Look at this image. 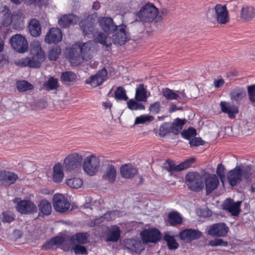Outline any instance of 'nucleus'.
<instances>
[{
	"instance_id": "1",
	"label": "nucleus",
	"mask_w": 255,
	"mask_h": 255,
	"mask_svg": "<svg viewBox=\"0 0 255 255\" xmlns=\"http://www.w3.org/2000/svg\"><path fill=\"white\" fill-rule=\"evenodd\" d=\"M101 28L107 34H114L112 36L114 44L123 45L129 39V32L127 26L122 24L117 25L113 19L109 17H100L98 20Z\"/></svg>"
},
{
	"instance_id": "2",
	"label": "nucleus",
	"mask_w": 255,
	"mask_h": 255,
	"mask_svg": "<svg viewBox=\"0 0 255 255\" xmlns=\"http://www.w3.org/2000/svg\"><path fill=\"white\" fill-rule=\"evenodd\" d=\"M94 42L92 40L87 42H75L71 47L68 57L73 65H77L83 60L88 61L91 58Z\"/></svg>"
},
{
	"instance_id": "3",
	"label": "nucleus",
	"mask_w": 255,
	"mask_h": 255,
	"mask_svg": "<svg viewBox=\"0 0 255 255\" xmlns=\"http://www.w3.org/2000/svg\"><path fill=\"white\" fill-rule=\"evenodd\" d=\"M30 54V57L22 58L16 62V64L21 67H40L45 59V54L38 41H34L31 43Z\"/></svg>"
},
{
	"instance_id": "4",
	"label": "nucleus",
	"mask_w": 255,
	"mask_h": 255,
	"mask_svg": "<svg viewBox=\"0 0 255 255\" xmlns=\"http://www.w3.org/2000/svg\"><path fill=\"white\" fill-rule=\"evenodd\" d=\"M158 13L157 8L152 3L147 2L142 6L136 14L138 20L143 22L153 21Z\"/></svg>"
},
{
	"instance_id": "5",
	"label": "nucleus",
	"mask_w": 255,
	"mask_h": 255,
	"mask_svg": "<svg viewBox=\"0 0 255 255\" xmlns=\"http://www.w3.org/2000/svg\"><path fill=\"white\" fill-rule=\"evenodd\" d=\"M185 183L192 191L200 192L204 187L203 178L198 172H189L185 176Z\"/></svg>"
},
{
	"instance_id": "6",
	"label": "nucleus",
	"mask_w": 255,
	"mask_h": 255,
	"mask_svg": "<svg viewBox=\"0 0 255 255\" xmlns=\"http://www.w3.org/2000/svg\"><path fill=\"white\" fill-rule=\"evenodd\" d=\"M13 202L16 203V209L21 214H34L37 211V206L30 200H21L17 197L14 199Z\"/></svg>"
},
{
	"instance_id": "7",
	"label": "nucleus",
	"mask_w": 255,
	"mask_h": 255,
	"mask_svg": "<svg viewBox=\"0 0 255 255\" xmlns=\"http://www.w3.org/2000/svg\"><path fill=\"white\" fill-rule=\"evenodd\" d=\"M82 161L81 154L73 153L66 157L63 162V166L66 171H76L81 167Z\"/></svg>"
},
{
	"instance_id": "8",
	"label": "nucleus",
	"mask_w": 255,
	"mask_h": 255,
	"mask_svg": "<svg viewBox=\"0 0 255 255\" xmlns=\"http://www.w3.org/2000/svg\"><path fill=\"white\" fill-rule=\"evenodd\" d=\"M99 163V159L95 155L87 156L84 160L83 170L87 174L93 176L97 171Z\"/></svg>"
},
{
	"instance_id": "9",
	"label": "nucleus",
	"mask_w": 255,
	"mask_h": 255,
	"mask_svg": "<svg viewBox=\"0 0 255 255\" xmlns=\"http://www.w3.org/2000/svg\"><path fill=\"white\" fill-rule=\"evenodd\" d=\"M10 43L16 51L24 53L28 50V42L25 37L21 34H16L10 38Z\"/></svg>"
},
{
	"instance_id": "10",
	"label": "nucleus",
	"mask_w": 255,
	"mask_h": 255,
	"mask_svg": "<svg viewBox=\"0 0 255 255\" xmlns=\"http://www.w3.org/2000/svg\"><path fill=\"white\" fill-rule=\"evenodd\" d=\"M195 160L194 157L190 158L176 165L174 161L167 160L164 164V167L169 172H178L189 167Z\"/></svg>"
},
{
	"instance_id": "11",
	"label": "nucleus",
	"mask_w": 255,
	"mask_h": 255,
	"mask_svg": "<svg viewBox=\"0 0 255 255\" xmlns=\"http://www.w3.org/2000/svg\"><path fill=\"white\" fill-rule=\"evenodd\" d=\"M53 205L57 212L64 213L69 209L70 203L63 195L56 194L53 197Z\"/></svg>"
},
{
	"instance_id": "12",
	"label": "nucleus",
	"mask_w": 255,
	"mask_h": 255,
	"mask_svg": "<svg viewBox=\"0 0 255 255\" xmlns=\"http://www.w3.org/2000/svg\"><path fill=\"white\" fill-rule=\"evenodd\" d=\"M143 244L155 243L160 240L161 233L156 229H145L140 233Z\"/></svg>"
},
{
	"instance_id": "13",
	"label": "nucleus",
	"mask_w": 255,
	"mask_h": 255,
	"mask_svg": "<svg viewBox=\"0 0 255 255\" xmlns=\"http://www.w3.org/2000/svg\"><path fill=\"white\" fill-rule=\"evenodd\" d=\"M124 245L129 253L140 254L144 249L143 243L136 238L127 239L124 240Z\"/></svg>"
},
{
	"instance_id": "14",
	"label": "nucleus",
	"mask_w": 255,
	"mask_h": 255,
	"mask_svg": "<svg viewBox=\"0 0 255 255\" xmlns=\"http://www.w3.org/2000/svg\"><path fill=\"white\" fill-rule=\"evenodd\" d=\"M107 71L105 68L99 70L96 74L90 76L86 79L85 83L95 88L101 85L106 80Z\"/></svg>"
},
{
	"instance_id": "15",
	"label": "nucleus",
	"mask_w": 255,
	"mask_h": 255,
	"mask_svg": "<svg viewBox=\"0 0 255 255\" xmlns=\"http://www.w3.org/2000/svg\"><path fill=\"white\" fill-rule=\"evenodd\" d=\"M216 20L221 24H225L230 20L229 12L226 5L218 4L215 6Z\"/></svg>"
},
{
	"instance_id": "16",
	"label": "nucleus",
	"mask_w": 255,
	"mask_h": 255,
	"mask_svg": "<svg viewBox=\"0 0 255 255\" xmlns=\"http://www.w3.org/2000/svg\"><path fill=\"white\" fill-rule=\"evenodd\" d=\"M229 231V228L224 223H216L209 227L208 234L212 237H225Z\"/></svg>"
},
{
	"instance_id": "17",
	"label": "nucleus",
	"mask_w": 255,
	"mask_h": 255,
	"mask_svg": "<svg viewBox=\"0 0 255 255\" xmlns=\"http://www.w3.org/2000/svg\"><path fill=\"white\" fill-rule=\"evenodd\" d=\"M207 195L210 194L219 186V180L218 176L214 174H208L204 179V183Z\"/></svg>"
},
{
	"instance_id": "18",
	"label": "nucleus",
	"mask_w": 255,
	"mask_h": 255,
	"mask_svg": "<svg viewBox=\"0 0 255 255\" xmlns=\"http://www.w3.org/2000/svg\"><path fill=\"white\" fill-rule=\"evenodd\" d=\"M12 13L6 5L0 7V28L2 26H8L12 23Z\"/></svg>"
},
{
	"instance_id": "19",
	"label": "nucleus",
	"mask_w": 255,
	"mask_h": 255,
	"mask_svg": "<svg viewBox=\"0 0 255 255\" xmlns=\"http://www.w3.org/2000/svg\"><path fill=\"white\" fill-rule=\"evenodd\" d=\"M62 38V32L58 28H51L45 37V41L48 44H56L61 41Z\"/></svg>"
},
{
	"instance_id": "20",
	"label": "nucleus",
	"mask_w": 255,
	"mask_h": 255,
	"mask_svg": "<svg viewBox=\"0 0 255 255\" xmlns=\"http://www.w3.org/2000/svg\"><path fill=\"white\" fill-rule=\"evenodd\" d=\"M18 178V175L14 172L6 170L0 171V184L4 186L14 184Z\"/></svg>"
},
{
	"instance_id": "21",
	"label": "nucleus",
	"mask_w": 255,
	"mask_h": 255,
	"mask_svg": "<svg viewBox=\"0 0 255 255\" xmlns=\"http://www.w3.org/2000/svg\"><path fill=\"white\" fill-rule=\"evenodd\" d=\"M227 178L231 186L236 185L242 179V171L241 168L237 166L233 170L229 171L228 173Z\"/></svg>"
},
{
	"instance_id": "22",
	"label": "nucleus",
	"mask_w": 255,
	"mask_h": 255,
	"mask_svg": "<svg viewBox=\"0 0 255 255\" xmlns=\"http://www.w3.org/2000/svg\"><path fill=\"white\" fill-rule=\"evenodd\" d=\"M201 235L202 233L200 231L192 229H185L179 234L180 238L186 242H191L198 239Z\"/></svg>"
},
{
	"instance_id": "23",
	"label": "nucleus",
	"mask_w": 255,
	"mask_h": 255,
	"mask_svg": "<svg viewBox=\"0 0 255 255\" xmlns=\"http://www.w3.org/2000/svg\"><path fill=\"white\" fill-rule=\"evenodd\" d=\"M241 202H234L231 199H226L223 204V208L233 216H238L240 211Z\"/></svg>"
},
{
	"instance_id": "24",
	"label": "nucleus",
	"mask_w": 255,
	"mask_h": 255,
	"mask_svg": "<svg viewBox=\"0 0 255 255\" xmlns=\"http://www.w3.org/2000/svg\"><path fill=\"white\" fill-rule=\"evenodd\" d=\"M221 111L228 114L231 119H234L236 115L239 113V109L237 106L229 102L221 101L220 103Z\"/></svg>"
},
{
	"instance_id": "25",
	"label": "nucleus",
	"mask_w": 255,
	"mask_h": 255,
	"mask_svg": "<svg viewBox=\"0 0 255 255\" xmlns=\"http://www.w3.org/2000/svg\"><path fill=\"white\" fill-rule=\"evenodd\" d=\"M138 171L137 168L130 164H125L121 167L120 173L125 178H133Z\"/></svg>"
},
{
	"instance_id": "26",
	"label": "nucleus",
	"mask_w": 255,
	"mask_h": 255,
	"mask_svg": "<svg viewBox=\"0 0 255 255\" xmlns=\"http://www.w3.org/2000/svg\"><path fill=\"white\" fill-rule=\"evenodd\" d=\"M78 16L73 14H65L61 16L58 20V24L62 27H67L76 23Z\"/></svg>"
},
{
	"instance_id": "27",
	"label": "nucleus",
	"mask_w": 255,
	"mask_h": 255,
	"mask_svg": "<svg viewBox=\"0 0 255 255\" xmlns=\"http://www.w3.org/2000/svg\"><path fill=\"white\" fill-rule=\"evenodd\" d=\"M121 237V230L117 226H112L107 233L106 240L107 242H117Z\"/></svg>"
},
{
	"instance_id": "28",
	"label": "nucleus",
	"mask_w": 255,
	"mask_h": 255,
	"mask_svg": "<svg viewBox=\"0 0 255 255\" xmlns=\"http://www.w3.org/2000/svg\"><path fill=\"white\" fill-rule=\"evenodd\" d=\"M94 40L105 46L106 47H110L112 43L110 36L102 32H98L93 34Z\"/></svg>"
},
{
	"instance_id": "29",
	"label": "nucleus",
	"mask_w": 255,
	"mask_h": 255,
	"mask_svg": "<svg viewBox=\"0 0 255 255\" xmlns=\"http://www.w3.org/2000/svg\"><path fill=\"white\" fill-rule=\"evenodd\" d=\"M29 29L32 36H39L41 33V27L39 21L35 18L32 19L29 22Z\"/></svg>"
},
{
	"instance_id": "30",
	"label": "nucleus",
	"mask_w": 255,
	"mask_h": 255,
	"mask_svg": "<svg viewBox=\"0 0 255 255\" xmlns=\"http://www.w3.org/2000/svg\"><path fill=\"white\" fill-rule=\"evenodd\" d=\"M64 176V175L61 163H56L53 167V181L55 183H59L62 181Z\"/></svg>"
},
{
	"instance_id": "31",
	"label": "nucleus",
	"mask_w": 255,
	"mask_h": 255,
	"mask_svg": "<svg viewBox=\"0 0 255 255\" xmlns=\"http://www.w3.org/2000/svg\"><path fill=\"white\" fill-rule=\"evenodd\" d=\"M117 172L115 166L109 164L103 175V178L110 183H113L116 180Z\"/></svg>"
},
{
	"instance_id": "32",
	"label": "nucleus",
	"mask_w": 255,
	"mask_h": 255,
	"mask_svg": "<svg viewBox=\"0 0 255 255\" xmlns=\"http://www.w3.org/2000/svg\"><path fill=\"white\" fill-rule=\"evenodd\" d=\"M241 17L246 20L252 19L255 17V8L252 6H243L242 8Z\"/></svg>"
},
{
	"instance_id": "33",
	"label": "nucleus",
	"mask_w": 255,
	"mask_h": 255,
	"mask_svg": "<svg viewBox=\"0 0 255 255\" xmlns=\"http://www.w3.org/2000/svg\"><path fill=\"white\" fill-rule=\"evenodd\" d=\"M147 91L143 84H140L136 88L135 99L137 101L146 102L147 101Z\"/></svg>"
},
{
	"instance_id": "34",
	"label": "nucleus",
	"mask_w": 255,
	"mask_h": 255,
	"mask_svg": "<svg viewBox=\"0 0 255 255\" xmlns=\"http://www.w3.org/2000/svg\"><path fill=\"white\" fill-rule=\"evenodd\" d=\"M80 26L84 35L92 33L94 30L93 23L88 19L82 20L79 23Z\"/></svg>"
},
{
	"instance_id": "35",
	"label": "nucleus",
	"mask_w": 255,
	"mask_h": 255,
	"mask_svg": "<svg viewBox=\"0 0 255 255\" xmlns=\"http://www.w3.org/2000/svg\"><path fill=\"white\" fill-rule=\"evenodd\" d=\"M163 240L166 241L169 250H175L178 248L179 244L174 236L170 235L168 233H165Z\"/></svg>"
},
{
	"instance_id": "36",
	"label": "nucleus",
	"mask_w": 255,
	"mask_h": 255,
	"mask_svg": "<svg viewBox=\"0 0 255 255\" xmlns=\"http://www.w3.org/2000/svg\"><path fill=\"white\" fill-rule=\"evenodd\" d=\"M89 236L87 233H80L73 236L71 238V241L73 244L76 243L84 244L88 242Z\"/></svg>"
},
{
	"instance_id": "37",
	"label": "nucleus",
	"mask_w": 255,
	"mask_h": 255,
	"mask_svg": "<svg viewBox=\"0 0 255 255\" xmlns=\"http://www.w3.org/2000/svg\"><path fill=\"white\" fill-rule=\"evenodd\" d=\"M39 210L45 215H49L51 213L52 207L51 203L46 200H41L38 204Z\"/></svg>"
},
{
	"instance_id": "38",
	"label": "nucleus",
	"mask_w": 255,
	"mask_h": 255,
	"mask_svg": "<svg viewBox=\"0 0 255 255\" xmlns=\"http://www.w3.org/2000/svg\"><path fill=\"white\" fill-rule=\"evenodd\" d=\"M186 120L185 119H180L179 118L176 119L174 122L171 124V128L172 132L174 134H177L182 129L184 125L185 124Z\"/></svg>"
},
{
	"instance_id": "39",
	"label": "nucleus",
	"mask_w": 255,
	"mask_h": 255,
	"mask_svg": "<svg viewBox=\"0 0 255 255\" xmlns=\"http://www.w3.org/2000/svg\"><path fill=\"white\" fill-rule=\"evenodd\" d=\"M114 97L118 101H127L128 99L126 90L122 86H119L116 88Z\"/></svg>"
},
{
	"instance_id": "40",
	"label": "nucleus",
	"mask_w": 255,
	"mask_h": 255,
	"mask_svg": "<svg viewBox=\"0 0 255 255\" xmlns=\"http://www.w3.org/2000/svg\"><path fill=\"white\" fill-rule=\"evenodd\" d=\"M246 96L245 92L241 89H235L230 93L231 99L238 103Z\"/></svg>"
},
{
	"instance_id": "41",
	"label": "nucleus",
	"mask_w": 255,
	"mask_h": 255,
	"mask_svg": "<svg viewBox=\"0 0 255 255\" xmlns=\"http://www.w3.org/2000/svg\"><path fill=\"white\" fill-rule=\"evenodd\" d=\"M12 15V24L14 28L18 29L24 26L23 18L18 12H13Z\"/></svg>"
},
{
	"instance_id": "42",
	"label": "nucleus",
	"mask_w": 255,
	"mask_h": 255,
	"mask_svg": "<svg viewBox=\"0 0 255 255\" xmlns=\"http://www.w3.org/2000/svg\"><path fill=\"white\" fill-rule=\"evenodd\" d=\"M76 75L73 72L67 71L62 73L61 76L62 82L65 84H70L71 83L76 80Z\"/></svg>"
},
{
	"instance_id": "43",
	"label": "nucleus",
	"mask_w": 255,
	"mask_h": 255,
	"mask_svg": "<svg viewBox=\"0 0 255 255\" xmlns=\"http://www.w3.org/2000/svg\"><path fill=\"white\" fill-rule=\"evenodd\" d=\"M168 217V221L172 226L180 224L182 223L181 217L177 212L169 213Z\"/></svg>"
},
{
	"instance_id": "44",
	"label": "nucleus",
	"mask_w": 255,
	"mask_h": 255,
	"mask_svg": "<svg viewBox=\"0 0 255 255\" xmlns=\"http://www.w3.org/2000/svg\"><path fill=\"white\" fill-rule=\"evenodd\" d=\"M162 95L167 100H178L179 94L168 88L162 89Z\"/></svg>"
},
{
	"instance_id": "45",
	"label": "nucleus",
	"mask_w": 255,
	"mask_h": 255,
	"mask_svg": "<svg viewBox=\"0 0 255 255\" xmlns=\"http://www.w3.org/2000/svg\"><path fill=\"white\" fill-rule=\"evenodd\" d=\"M17 90L20 92H24L33 89V86L28 82L22 80L17 82Z\"/></svg>"
},
{
	"instance_id": "46",
	"label": "nucleus",
	"mask_w": 255,
	"mask_h": 255,
	"mask_svg": "<svg viewBox=\"0 0 255 255\" xmlns=\"http://www.w3.org/2000/svg\"><path fill=\"white\" fill-rule=\"evenodd\" d=\"M139 102L133 99H130L127 102V107L131 111L144 110L145 106Z\"/></svg>"
},
{
	"instance_id": "47",
	"label": "nucleus",
	"mask_w": 255,
	"mask_h": 255,
	"mask_svg": "<svg viewBox=\"0 0 255 255\" xmlns=\"http://www.w3.org/2000/svg\"><path fill=\"white\" fill-rule=\"evenodd\" d=\"M67 185L72 188L78 189L83 185V181L80 178H71L67 179Z\"/></svg>"
},
{
	"instance_id": "48",
	"label": "nucleus",
	"mask_w": 255,
	"mask_h": 255,
	"mask_svg": "<svg viewBox=\"0 0 255 255\" xmlns=\"http://www.w3.org/2000/svg\"><path fill=\"white\" fill-rule=\"evenodd\" d=\"M58 87V80L53 77H50L44 84L45 89L48 91L55 90Z\"/></svg>"
},
{
	"instance_id": "49",
	"label": "nucleus",
	"mask_w": 255,
	"mask_h": 255,
	"mask_svg": "<svg viewBox=\"0 0 255 255\" xmlns=\"http://www.w3.org/2000/svg\"><path fill=\"white\" fill-rule=\"evenodd\" d=\"M61 52V49L58 46L52 47L49 51L48 58L51 61L56 60Z\"/></svg>"
},
{
	"instance_id": "50",
	"label": "nucleus",
	"mask_w": 255,
	"mask_h": 255,
	"mask_svg": "<svg viewBox=\"0 0 255 255\" xmlns=\"http://www.w3.org/2000/svg\"><path fill=\"white\" fill-rule=\"evenodd\" d=\"M196 135V130L193 128H189L181 132V136L185 139L190 140Z\"/></svg>"
},
{
	"instance_id": "51",
	"label": "nucleus",
	"mask_w": 255,
	"mask_h": 255,
	"mask_svg": "<svg viewBox=\"0 0 255 255\" xmlns=\"http://www.w3.org/2000/svg\"><path fill=\"white\" fill-rule=\"evenodd\" d=\"M154 117L148 115H141L136 118L134 122L135 124H143L146 122H149L153 121Z\"/></svg>"
},
{
	"instance_id": "52",
	"label": "nucleus",
	"mask_w": 255,
	"mask_h": 255,
	"mask_svg": "<svg viewBox=\"0 0 255 255\" xmlns=\"http://www.w3.org/2000/svg\"><path fill=\"white\" fill-rule=\"evenodd\" d=\"M171 124L165 123L160 126L159 128V134L161 136H164L167 133L172 132Z\"/></svg>"
},
{
	"instance_id": "53",
	"label": "nucleus",
	"mask_w": 255,
	"mask_h": 255,
	"mask_svg": "<svg viewBox=\"0 0 255 255\" xmlns=\"http://www.w3.org/2000/svg\"><path fill=\"white\" fill-rule=\"evenodd\" d=\"M208 245L212 247H215L218 246L227 247L228 243L227 241H224L221 239H216L209 241Z\"/></svg>"
},
{
	"instance_id": "54",
	"label": "nucleus",
	"mask_w": 255,
	"mask_h": 255,
	"mask_svg": "<svg viewBox=\"0 0 255 255\" xmlns=\"http://www.w3.org/2000/svg\"><path fill=\"white\" fill-rule=\"evenodd\" d=\"M72 250L74 251L76 255H87L88 252L86 248L80 245H75L72 247Z\"/></svg>"
},
{
	"instance_id": "55",
	"label": "nucleus",
	"mask_w": 255,
	"mask_h": 255,
	"mask_svg": "<svg viewBox=\"0 0 255 255\" xmlns=\"http://www.w3.org/2000/svg\"><path fill=\"white\" fill-rule=\"evenodd\" d=\"M160 108V103L159 102H156L150 105L148 110L150 113L156 115L159 113Z\"/></svg>"
},
{
	"instance_id": "56",
	"label": "nucleus",
	"mask_w": 255,
	"mask_h": 255,
	"mask_svg": "<svg viewBox=\"0 0 255 255\" xmlns=\"http://www.w3.org/2000/svg\"><path fill=\"white\" fill-rule=\"evenodd\" d=\"M114 211H111L110 212H108L106 214H105L103 216L100 217L99 218L96 219L94 220V225H97L101 222H104L105 219L107 220H110L112 219L111 216L113 215L114 214Z\"/></svg>"
},
{
	"instance_id": "57",
	"label": "nucleus",
	"mask_w": 255,
	"mask_h": 255,
	"mask_svg": "<svg viewBox=\"0 0 255 255\" xmlns=\"http://www.w3.org/2000/svg\"><path fill=\"white\" fill-rule=\"evenodd\" d=\"M2 221L4 223H11L15 219V216L11 213L3 212Z\"/></svg>"
},
{
	"instance_id": "58",
	"label": "nucleus",
	"mask_w": 255,
	"mask_h": 255,
	"mask_svg": "<svg viewBox=\"0 0 255 255\" xmlns=\"http://www.w3.org/2000/svg\"><path fill=\"white\" fill-rule=\"evenodd\" d=\"M248 92L250 101L255 103V85H252L248 87Z\"/></svg>"
},
{
	"instance_id": "59",
	"label": "nucleus",
	"mask_w": 255,
	"mask_h": 255,
	"mask_svg": "<svg viewBox=\"0 0 255 255\" xmlns=\"http://www.w3.org/2000/svg\"><path fill=\"white\" fill-rule=\"evenodd\" d=\"M225 167L222 163L218 165L216 169V173L222 182L225 178Z\"/></svg>"
},
{
	"instance_id": "60",
	"label": "nucleus",
	"mask_w": 255,
	"mask_h": 255,
	"mask_svg": "<svg viewBox=\"0 0 255 255\" xmlns=\"http://www.w3.org/2000/svg\"><path fill=\"white\" fill-rule=\"evenodd\" d=\"M205 141L202 139L201 137H194L189 140L190 146H198L204 145Z\"/></svg>"
},
{
	"instance_id": "61",
	"label": "nucleus",
	"mask_w": 255,
	"mask_h": 255,
	"mask_svg": "<svg viewBox=\"0 0 255 255\" xmlns=\"http://www.w3.org/2000/svg\"><path fill=\"white\" fill-rule=\"evenodd\" d=\"M54 246L61 245L64 242V239L61 237H55L51 239Z\"/></svg>"
},
{
	"instance_id": "62",
	"label": "nucleus",
	"mask_w": 255,
	"mask_h": 255,
	"mask_svg": "<svg viewBox=\"0 0 255 255\" xmlns=\"http://www.w3.org/2000/svg\"><path fill=\"white\" fill-rule=\"evenodd\" d=\"M250 168L248 166L242 171V176H243L244 178L246 180L249 179L251 175V172H250Z\"/></svg>"
},
{
	"instance_id": "63",
	"label": "nucleus",
	"mask_w": 255,
	"mask_h": 255,
	"mask_svg": "<svg viewBox=\"0 0 255 255\" xmlns=\"http://www.w3.org/2000/svg\"><path fill=\"white\" fill-rule=\"evenodd\" d=\"M54 246L53 242L51 240L46 242L42 246V249L45 250L50 249Z\"/></svg>"
},
{
	"instance_id": "64",
	"label": "nucleus",
	"mask_w": 255,
	"mask_h": 255,
	"mask_svg": "<svg viewBox=\"0 0 255 255\" xmlns=\"http://www.w3.org/2000/svg\"><path fill=\"white\" fill-rule=\"evenodd\" d=\"M224 84V80L222 79L215 80L214 82V85L215 88H218L222 87Z\"/></svg>"
}]
</instances>
